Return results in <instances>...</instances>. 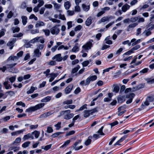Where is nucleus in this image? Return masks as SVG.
I'll return each mask as SVG.
<instances>
[{
  "instance_id": "obj_38",
  "label": "nucleus",
  "mask_w": 154,
  "mask_h": 154,
  "mask_svg": "<svg viewBox=\"0 0 154 154\" xmlns=\"http://www.w3.org/2000/svg\"><path fill=\"white\" fill-rule=\"evenodd\" d=\"M70 140H68L66 141L64 144L60 147V148H62L63 147H66L67 145H68L70 143Z\"/></svg>"
},
{
  "instance_id": "obj_33",
  "label": "nucleus",
  "mask_w": 154,
  "mask_h": 154,
  "mask_svg": "<svg viewBox=\"0 0 154 154\" xmlns=\"http://www.w3.org/2000/svg\"><path fill=\"white\" fill-rule=\"evenodd\" d=\"M32 133L33 135H34L35 137L36 138H37L39 137L40 134V132L37 131H35Z\"/></svg>"
},
{
  "instance_id": "obj_44",
  "label": "nucleus",
  "mask_w": 154,
  "mask_h": 154,
  "mask_svg": "<svg viewBox=\"0 0 154 154\" xmlns=\"http://www.w3.org/2000/svg\"><path fill=\"white\" fill-rule=\"evenodd\" d=\"M145 86L144 84H141L135 87L136 89L138 90L143 88Z\"/></svg>"
},
{
  "instance_id": "obj_51",
  "label": "nucleus",
  "mask_w": 154,
  "mask_h": 154,
  "mask_svg": "<svg viewBox=\"0 0 154 154\" xmlns=\"http://www.w3.org/2000/svg\"><path fill=\"white\" fill-rule=\"evenodd\" d=\"M151 34L152 32L150 31V30H145L143 33V34H145V35L146 36H148L149 35H151Z\"/></svg>"
},
{
  "instance_id": "obj_24",
  "label": "nucleus",
  "mask_w": 154,
  "mask_h": 154,
  "mask_svg": "<svg viewBox=\"0 0 154 154\" xmlns=\"http://www.w3.org/2000/svg\"><path fill=\"white\" fill-rule=\"evenodd\" d=\"M44 25L45 23L41 21H39L37 22L35 24V26L36 27H38Z\"/></svg>"
},
{
  "instance_id": "obj_14",
  "label": "nucleus",
  "mask_w": 154,
  "mask_h": 154,
  "mask_svg": "<svg viewBox=\"0 0 154 154\" xmlns=\"http://www.w3.org/2000/svg\"><path fill=\"white\" fill-rule=\"evenodd\" d=\"M52 114V113L51 112H48L41 115L39 116V118H44L51 115Z\"/></svg>"
},
{
  "instance_id": "obj_20",
  "label": "nucleus",
  "mask_w": 154,
  "mask_h": 154,
  "mask_svg": "<svg viewBox=\"0 0 154 154\" xmlns=\"http://www.w3.org/2000/svg\"><path fill=\"white\" fill-rule=\"evenodd\" d=\"M3 85L6 89H9L11 88V85L8 83V82L7 80L5 81L3 83Z\"/></svg>"
},
{
  "instance_id": "obj_22",
  "label": "nucleus",
  "mask_w": 154,
  "mask_h": 154,
  "mask_svg": "<svg viewBox=\"0 0 154 154\" xmlns=\"http://www.w3.org/2000/svg\"><path fill=\"white\" fill-rule=\"evenodd\" d=\"M130 8V5L127 4H125L122 7V10L123 12H125L128 10Z\"/></svg>"
},
{
  "instance_id": "obj_11",
  "label": "nucleus",
  "mask_w": 154,
  "mask_h": 154,
  "mask_svg": "<svg viewBox=\"0 0 154 154\" xmlns=\"http://www.w3.org/2000/svg\"><path fill=\"white\" fill-rule=\"evenodd\" d=\"M110 19L109 17L108 16H105L103 17L99 20L97 23L99 24H100L102 23H103L106 21H108Z\"/></svg>"
},
{
  "instance_id": "obj_16",
  "label": "nucleus",
  "mask_w": 154,
  "mask_h": 154,
  "mask_svg": "<svg viewBox=\"0 0 154 154\" xmlns=\"http://www.w3.org/2000/svg\"><path fill=\"white\" fill-rule=\"evenodd\" d=\"M141 42L140 39H138L136 40V39L135 38L132 39L131 40V42H132V43L131 44L132 46H134L137 44L140 43Z\"/></svg>"
},
{
  "instance_id": "obj_10",
  "label": "nucleus",
  "mask_w": 154,
  "mask_h": 154,
  "mask_svg": "<svg viewBox=\"0 0 154 154\" xmlns=\"http://www.w3.org/2000/svg\"><path fill=\"white\" fill-rule=\"evenodd\" d=\"M52 60H55L58 62H60L62 60V57H61V54H59L56 55L52 58Z\"/></svg>"
},
{
  "instance_id": "obj_6",
  "label": "nucleus",
  "mask_w": 154,
  "mask_h": 154,
  "mask_svg": "<svg viewBox=\"0 0 154 154\" xmlns=\"http://www.w3.org/2000/svg\"><path fill=\"white\" fill-rule=\"evenodd\" d=\"M97 78V76L95 75L90 76L86 79L85 85H88L91 81H94L96 80Z\"/></svg>"
},
{
  "instance_id": "obj_19",
  "label": "nucleus",
  "mask_w": 154,
  "mask_h": 154,
  "mask_svg": "<svg viewBox=\"0 0 154 154\" xmlns=\"http://www.w3.org/2000/svg\"><path fill=\"white\" fill-rule=\"evenodd\" d=\"M92 23V17L90 16L86 20L85 24L87 26H89Z\"/></svg>"
},
{
  "instance_id": "obj_4",
  "label": "nucleus",
  "mask_w": 154,
  "mask_h": 154,
  "mask_svg": "<svg viewBox=\"0 0 154 154\" xmlns=\"http://www.w3.org/2000/svg\"><path fill=\"white\" fill-rule=\"evenodd\" d=\"M60 25H57L52 27L50 29L51 33L53 35H57L60 32Z\"/></svg>"
},
{
  "instance_id": "obj_56",
  "label": "nucleus",
  "mask_w": 154,
  "mask_h": 154,
  "mask_svg": "<svg viewBox=\"0 0 154 154\" xmlns=\"http://www.w3.org/2000/svg\"><path fill=\"white\" fill-rule=\"evenodd\" d=\"M149 105V102H148V100H147L146 99L145 101H144L143 103L141 105V107L142 108H143L144 106H147Z\"/></svg>"
},
{
  "instance_id": "obj_48",
  "label": "nucleus",
  "mask_w": 154,
  "mask_h": 154,
  "mask_svg": "<svg viewBox=\"0 0 154 154\" xmlns=\"http://www.w3.org/2000/svg\"><path fill=\"white\" fill-rule=\"evenodd\" d=\"M51 144H49L45 146H42L41 148L42 149H44V150L47 151L51 148Z\"/></svg>"
},
{
  "instance_id": "obj_31",
  "label": "nucleus",
  "mask_w": 154,
  "mask_h": 154,
  "mask_svg": "<svg viewBox=\"0 0 154 154\" xmlns=\"http://www.w3.org/2000/svg\"><path fill=\"white\" fill-rule=\"evenodd\" d=\"M14 42L13 41L9 42L7 44V45L9 47V48L10 49H12L14 46Z\"/></svg>"
},
{
  "instance_id": "obj_53",
  "label": "nucleus",
  "mask_w": 154,
  "mask_h": 154,
  "mask_svg": "<svg viewBox=\"0 0 154 154\" xmlns=\"http://www.w3.org/2000/svg\"><path fill=\"white\" fill-rule=\"evenodd\" d=\"M147 83L148 84H152L154 83V78L151 79V78L148 79H146Z\"/></svg>"
},
{
  "instance_id": "obj_62",
  "label": "nucleus",
  "mask_w": 154,
  "mask_h": 154,
  "mask_svg": "<svg viewBox=\"0 0 154 154\" xmlns=\"http://www.w3.org/2000/svg\"><path fill=\"white\" fill-rule=\"evenodd\" d=\"M140 45H137L132 48L131 49L133 52L134 53V51L135 50H137L139 49L140 48Z\"/></svg>"
},
{
  "instance_id": "obj_30",
  "label": "nucleus",
  "mask_w": 154,
  "mask_h": 154,
  "mask_svg": "<svg viewBox=\"0 0 154 154\" xmlns=\"http://www.w3.org/2000/svg\"><path fill=\"white\" fill-rule=\"evenodd\" d=\"M92 137L91 136H89L88 139L85 142V144L87 146L90 144L91 143V139Z\"/></svg>"
},
{
  "instance_id": "obj_21",
  "label": "nucleus",
  "mask_w": 154,
  "mask_h": 154,
  "mask_svg": "<svg viewBox=\"0 0 154 154\" xmlns=\"http://www.w3.org/2000/svg\"><path fill=\"white\" fill-rule=\"evenodd\" d=\"M16 76L15 75L10 77H8L6 78V79L7 80H9L11 83H12L15 81L16 79Z\"/></svg>"
},
{
  "instance_id": "obj_64",
  "label": "nucleus",
  "mask_w": 154,
  "mask_h": 154,
  "mask_svg": "<svg viewBox=\"0 0 154 154\" xmlns=\"http://www.w3.org/2000/svg\"><path fill=\"white\" fill-rule=\"evenodd\" d=\"M138 19V17H131L130 18L131 22L132 23H134Z\"/></svg>"
},
{
  "instance_id": "obj_3",
  "label": "nucleus",
  "mask_w": 154,
  "mask_h": 154,
  "mask_svg": "<svg viewBox=\"0 0 154 154\" xmlns=\"http://www.w3.org/2000/svg\"><path fill=\"white\" fill-rule=\"evenodd\" d=\"M45 105V104L44 103H41L38 104L34 106L30 107L27 109L26 112H29L32 111H35L42 108Z\"/></svg>"
},
{
  "instance_id": "obj_27",
  "label": "nucleus",
  "mask_w": 154,
  "mask_h": 154,
  "mask_svg": "<svg viewBox=\"0 0 154 154\" xmlns=\"http://www.w3.org/2000/svg\"><path fill=\"white\" fill-rule=\"evenodd\" d=\"M80 68V66L79 65H77L73 69H72V71L71 72V73L72 74H74L77 72L78 70Z\"/></svg>"
},
{
  "instance_id": "obj_35",
  "label": "nucleus",
  "mask_w": 154,
  "mask_h": 154,
  "mask_svg": "<svg viewBox=\"0 0 154 154\" xmlns=\"http://www.w3.org/2000/svg\"><path fill=\"white\" fill-rule=\"evenodd\" d=\"M78 43H76L73 48L72 49V51L73 52H76L79 51V48L78 46Z\"/></svg>"
},
{
  "instance_id": "obj_13",
  "label": "nucleus",
  "mask_w": 154,
  "mask_h": 154,
  "mask_svg": "<svg viewBox=\"0 0 154 154\" xmlns=\"http://www.w3.org/2000/svg\"><path fill=\"white\" fill-rule=\"evenodd\" d=\"M50 78L49 79V82H52L55 79V77L58 75V74L57 73H51L50 74Z\"/></svg>"
},
{
  "instance_id": "obj_57",
  "label": "nucleus",
  "mask_w": 154,
  "mask_h": 154,
  "mask_svg": "<svg viewBox=\"0 0 154 154\" xmlns=\"http://www.w3.org/2000/svg\"><path fill=\"white\" fill-rule=\"evenodd\" d=\"M20 30V28L19 27H14L12 28V30L14 33L18 32Z\"/></svg>"
},
{
  "instance_id": "obj_42",
  "label": "nucleus",
  "mask_w": 154,
  "mask_h": 154,
  "mask_svg": "<svg viewBox=\"0 0 154 154\" xmlns=\"http://www.w3.org/2000/svg\"><path fill=\"white\" fill-rule=\"evenodd\" d=\"M42 31L45 33V35L47 36H48L50 35V31L48 29H43Z\"/></svg>"
},
{
  "instance_id": "obj_28",
  "label": "nucleus",
  "mask_w": 154,
  "mask_h": 154,
  "mask_svg": "<svg viewBox=\"0 0 154 154\" xmlns=\"http://www.w3.org/2000/svg\"><path fill=\"white\" fill-rule=\"evenodd\" d=\"M37 89V88L36 87H34L33 86H32L30 89L27 92V93L28 94H31L33 93L34 91L36 90Z\"/></svg>"
},
{
  "instance_id": "obj_54",
  "label": "nucleus",
  "mask_w": 154,
  "mask_h": 154,
  "mask_svg": "<svg viewBox=\"0 0 154 154\" xmlns=\"http://www.w3.org/2000/svg\"><path fill=\"white\" fill-rule=\"evenodd\" d=\"M109 37H108L106 38L105 39V41H106L105 43L109 45L112 44V41L111 40H109Z\"/></svg>"
},
{
  "instance_id": "obj_63",
  "label": "nucleus",
  "mask_w": 154,
  "mask_h": 154,
  "mask_svg": "<svg viewBox=\"0 0 154 154\" xmlns=\"http://www.w3.org/2000/svg\"><path fill=\"white\" fill-rule=\"evenodd\" d=\"M82 28V26L80 25L77 26L75 28L74 31H78L80 30Z\"/></svg>"
},
{
  "instance_id": "obj_2",
  "label": "nucleus",
  "mask_w": 154,
  "mask_h": 154,
  "mask_svg": "<svg viewBox=\"0 0 154 154\" xmlns=\"http://www.w3.org/2000/svg\"><path fill=\"white\" fill-rule=\"evenodd\" d=\"M93 42L92 40H90L82 46V50L81 51L82 53L85 52H88V50L90 49L92 47V43Z\"/></svg>"
},
{
  "instance_id": "obj_59",
  "label": "nucleus",
  "mask_w": 154,
  "mask_h": 154,
  "mask_svg": "<svg viewBox=\"0 0 154 154\" xmlns=\"http://www.w3.org/2000/svg\"><path fill=\"white\" fill-rule=\"evenodd\" d=\"M148 30H152L154 29V24H151L149 23L148 26Z\"/></svg>"
},
{
  "instance_id": "obj_58",
  "label": "nucleus",
  "mask_w": 154,
  "mask_h": 154,
  "mask_svg": "<svg viewBox=\"0 0 154 154\" xmlns=\"http://www.w3.org/2000/svg\"><path fill=\"white\" fill-rule=\"evenodd\" d=\"M134 52L132 51L131 49L130 50L128 51H127V52L125 53L123 55V57H125V55H130L131 54L133 53Z\"/></svg>"
},
{
  "instance_id": "obj_61",
  "label": "nucleus",
  "mask_w": 154,
  "mask_h": 154,
  "mask_svg": "<svg viewBox=\"0 0 154 154\" xmlns=\"http://www.w3.org/2000/svg\"><path fill=\"white\" fill-rule=\"evenodd\" d=\"M38 2L39 3L37 5L38 7H40L44 4V2L43 0H38Z\"/></svg>"
},
{
  "instance_id": "obj_1",
  "label": "nucleus",
  "mask_w": 154,
  "mask_h": 154,
  "mask_svg": "<svg viewBox=\"0 0 154 154\" xmlns=\"http://www.w3.org/2000/svg\"><path fill=\"white\" fill-rule=\"evenodd\" d=\"M70 112L71 111L70 110L62 111L60 112V115L59 116H63V118L64 119L69 120L72 118L74 116L73 113H70Z\"/></svg>"
},
{
  "instance_id": "obj_45",
  "label": "nucleus",
  "mask_w": 154,
  "mask_h": 154,
  "mask_svg": "<svg viewBox=\"0 0 154 154\" xmlns=\"http://www.w3.org/2000/svg\"><path fill=\"white\" fill-rule=\"evenodd\" d=\"M61 122H58L57 124L54 125V126L56 128V129L57 130H59L61 128Z\"/></svg>"
},
{
  "instance_id": "obj_46",
  "label": "nucleus",
  "mask_w": 154,
  "mask_h": 154,
  "mask_svg": "<svg viewBox=\"0 0 154 154\" xmlns=\"http://www.w3.org/2000/svg\"><path fill=\"white\" fill-rule=\"evenodd\" d=\"M39 37H36L31 40L30 42L31 43H34L36 42H38Z\"/></svg>"
},
{
  "instance_id": "obj_52",
  "label": "nucleus",
  "mask_w": 154,
  "mask_h": 154,
  "mask_svg": "<svg viewBox=\"0 0 154 154\" xmlns=\"http://www.w3.org/2000/svg\"><path fill=\"white\" fill-rule=\"evenodd\" d=\"M44 47V45L42 44H39L37 45L36 49L38 50H42Z\"/></svg>"
},
{
  "instance_id": "obj_49",
  "label": "nucleus",
  "mask_w": 154,
  "mask_h": 154,
  "mask_svg": "<svg viewBox=\"0 0 154 154\" xmlns=\"http://www.w3.org/2000/svg\"><path fill=\"white\" fill-rule=\"evenodd\" d=\"M141 63V61H139L137 62L136 63H135L133 65H131L129 67L131 68H134L135 67V66L139 65Z\"/></svg>"
},
{
  "instance_id": "obj_55",
  "label": "nucleus",
  "mask_w": 154,
  "mask_h": 154,
  "mask_svg": "<svg viewBox=\"0 0 154 154\" xmlns=\"http://www.w3.org/2000/svg\"><path fill=\"white\" fill-rule=\"evenodd\" d=\"M115 67V66H113L111 67H110L108 68L104 69L103 70V73H104L105 72H108L110 70L113 69Z\"/></svg>"
},
{
  "instance_id": "obj_29",
  "label": "nucleus",
  "mask_w": 154,
  "mask_h": 154,
  "mask_svg": "<svg viewBox=\"0 0 154 154\" xmlns=\"http://www.w3.org/2000/svg\"><path fill=\"white\" fill-rule=\"evenodd\" d=\"M51 99V97L50 96H47L45 98L42 99L41 100V102H46L50 101Z\"/></svg>"
},
{
  "instance_id": "obj_17",
  "label": "nucleus",
  "mask_w": 154,
  "mask_h": 154,
  "mask_svg": "<svg viewBox=\"0 0 154 154\" xmlns=\"http://www.w3.org/2000/svg\"><path fill=\"white\" fill-rule=\"evenodd\" d=\"M137 23H133L130 24L127 28V31L129 32L131 30V29L134 28L137 25Z\"/></svg>"
},
{
  "instance_id": "obj_18",
  "label": "nucleus",
  "mask_w": 154,
  "mask_h": 154,
  "mask_svg": "<svg viewBox=\"0 0 154 154\" xmlns=\"http://www.w3.org/2000/svg\"><path fill=\"white\" fill-rule=\"evenodd\" d=\"M16 145H13V144H11V146L10 147V149L11 150H13L14 151V152H17L20 149V147L18 146H15Z\"/></svg>"
},
{
  "instance_id": "obj_8",
  "label": "nucleus",
  "mask_w": 154,
  "mask_h": 154,
  "mask_svg": "<svg viewBox=\"0 0 154 154\" xmlns=\"http://www.w3.org/2000/svg\"><path fill=\"white\" fill-rule=\"evenodd\" d=\"M73 85L72 84H70L67 87H66L64 91L65 93L66 94H69L72 91L73 88Z\"/></svg>"
},
{
  "instance_id": "obj_25",
  "label": "nucleus",
  "mask_w": 154,
  "mask_h": 154,
  "mask_svg": "<svg viewBox=\"0 0 154 154\" xmlns=\"http://www.w3.org/2000/svg\"><path fill=\"white\" fill-rule=\"evenodd\" d=\"M23 41L25 43L24 45V46L26 48L30 47L32 46V45L30 44V42H28V40H24Z\"/></svg>"
},
{
  "instance_id": "obj_12",
  "label": "nucleus",
  "mask_w": 154,
  "mask_h": 154,
  "mask_svg": "<svg viewBox=\"0 0 154 154\" xmlns=\"http://www.w3.org/2000/svg\"><path fill=\"white\" fill-rule=\"evenodd\" d=\"M16 63H15L13 64H7L6 66L7 67V69H8L9 71L10 72L13 73L15 72L13 71L11 69L16 65Z\"/></svg>"
},
{
  "instance_id": "obj_32",
  "label": "nucleus",
  "mask_w": 154,
  "mask_h": 154,
  "mask_svg": "<svg viewBox=\"0 0 154 154\" xmlns=\"http://www.w3.org/2000/svg\"><path fill=\"white\" fill-rule=\"evenodd\" d=\"M118 101L119 103H122L125 101V97L124 96H121L119 97L118 98Z\"/></svg>"
},
{
  "instance_id": "obj_50",
  "label": "nucleus",
  "mask_w": 154,
  "mask_h": 154,
  "mask_svg": "<svg viewBox=\"0 0 154 154\" xmlns=\"http://www.w3.org/2000/svg\"><path fill=\"white\" fill-rule=\"evenodd\" d=\"M30 143V142L29 141H27L23 143L22 145V147L23 148H25L28 146L29 145Z\"/></svg>"
},
{
  "instance_id": "obj_39",
  "label": "nucleus",
  "mask_w": 154,
  "mask_h": 154,
  "mask_svg": "<svg viewBox=\"0 0 154 154\" xmlns=\"http://www.w3.org/2000/svg\"><path fill=\"white\" fill-rule=\"evenodd\" d=\"M64 6L66 9L67 10L71 6V4L69 2L67 1L64 3Z\"/></svg>"
},
{
  "instance_id": "obj_15",
  "label": "nucleus",
  "mask_w": 154,
  "mask_h": 154,
  "mask_svg": "<svg viewBox=\"0 0 154 154\" xmlns=\"http://www.w3.org/2000/svg\"><path fill=\"white\" fill-rule=\"evenodd\" d=\"M41 55V53L38 49H35L34 51L33 56L35 57H39Z\"/></svg>"
},
{
  "instance_id": "obj_41",
  "label": "nucleus",
  "mask_w": 154,
  "mask_h": 154,
  "mask_svg": "<svg viewBox=\"0 0 154 154\" xmlns=\"http://www.w3.org/2000/svg\"><path fill=\"white\" fill-rule=\"evenodd\" d=\"M147 100H148L149 102H152L154 100V96L147 97L146 98Z\"/></svg>"
},
{
  "instance_id": "obj_7",
  "label": "nucleus",
  "mask_w": 154,
  "mask_h": 154,
  "mask_svg": "<svg viewBox=\"0 0 154 154\" xmlns=\"http://www.w3.org/2000/svg\"><path fill=\"white\" fill-rule=\"evenodd\" d=\"M81 142V140H79L77 141L72 146V147L75 150H78L82 148V146H81L79 147H76L78 144H80Z\"/></svg>"
},
{
  "instance_id": "obj_34",
  "label": "nucleus",
  "mask_w": 154,
  "mask_h": 154,
  "mask_svg": "<svg viewBox=\"0 0 154 154\" xmlns=\"http://www.w3.org/2000/svg\"><path fill=\"white\" fill-rule=\"evenodd\" d=\"M52 4H53L54 5V8L56 10H58L60 7V5L57 3L54 2H53Z\"/></svg>"
},
{
  "instance_id": "obj_47",
  "label": "nucleus",
  "mask_w": 154,
  "mask_h": 154,
  "mask_svg": "<svg viewBox=\"0 0 154 154\" xmlns=\"http://www.w3.org/2000/svg\"><path fill=\"white\" fill-rule=\"evenodd\" d=\"M90 113L89 110H85L84 111V116L85 117L87 118L89 116Z\"/></svg>"
},
{
  "instance_id": "obj_60",
  "label": "nucleus",
  "mask_w": 154,
  "mask_h": 154,
  "mask_svg": "<svg viewBox=\"0 0 154 154\" xmlns=\"http://www.w3.org/2000/svg\"><path fill=\"white\" fill-rule=\"evenodd\" d=\"M131 43H132V42H131V41L130 42L129 40H127L123 42H122V44L123 45L128 44V46H130L131 45Z\"/></svg>"
},
{
  "instance_id": "obj_23",
  "label": "nucleus",
  "mask_w": 154,
  "mask_h": 154,
  "mask_svg": "<svg viewBox=\"0 0 154 154\" xmlns=\"http://www.w3.org/2000/svg\"><path fill=\"white\" fill-rule=\"evenodd\" d=\"M18 57H17L16 56H12L10 57L7 59V61L10 60L16 61L18 60Z\"/></svg>"
},
{
  "instance_id": "obj_36",
  "label": "nucleus",
  "mask_w": 154,
  "mask_h": 154,
  "mask_svg": "<svg viewBox=\"0 0 154 154\" xmlns=\"http://www.w3.org/2000/svg\"><path fill=\"white\" fill-rule=\"evenodd\" d=\"M82 8L84 11H88L90 9V6L89 5H86L85 4H82Z\"/></svg>"
},
{
  "instance_id": "obj_9",
  "label": "nucleus",
  "mask_w": 154,
  "mask_h": 154,
  "mask_svg": "<svg viewBox=\"0 0 154 154\" xmlns=\"http://www.w3.org/2000/svg\"><path fill=\"white\" fill-rule=\"evenodd\" d=\"M34 138L33 135H32V133H29L25 135L23 138V139L24 140H26L28 139H31L32 140L34 139Z\"/></svg>"
},
{
  "instance_id": "obj_5",
  "label": "nucleus",
  "mask_w": 154,
  "mask_h": 154,
  "mask_svg": "<svg viewBox=\"0 0 154 154\" xmlns=\"http://www.w3.org/2000/svg\"><path fill=\"white\" fill-rule=\"evenodd\" d=\"M135 96V94L134 93H131L127 94L126 96V97L128 98V99L127 100L126 103L127 104L131 103L132 102L133 99Z\"/></svg>"
},
{
  "instance_id": "obj_43",
  "label": "nucleus",
  "mask_w": 154,
  "mask_h": 154,
  "mask_svg": "<svg viewBox=\"0 0 154 154\" xmlns=\"http://www.w3.org/2000/svg\"><path fill=\"white\" fill-rule=\"evenodd\" d=\"M119 89V86L117 85H116L114 86L113 89V91L116 93L118 92Z\"/></svg>"
},
{
  "instance_id": "obj_40",
  "label": "nucleus",
  "mask_w": 154,
  "mask_h": 154,
  "mask_svg": "<svg viewBox=\"0 0 154 154\" xmlns=\"http://www.w3.org/2000/svg\"><path fill=\"white\" fill-rule=\"evenodd\" d=\"M72 100H67L64 101L63 103V105H69L71 104L72 103Z\"/></svg>"
},
{
  "instance_id": "obj_37",
  "label": "nucleus",
  "mask_w": 154,
  "mask_h": 154,
  "mask_svg": "<svg viewBox=\"0 0 154 154\" xmlns=\"http://www.w3.org/2000/svg\"><path fill=\"white\" fill-rule=\"evenodd\" d=\"M21 140V139L20 137H17L16 138L14 142L12 143L13 145H16L17 144L19 143Z\"/></svg>"
},
{
  "instance_id": "obj_26",
  "label": "nucleus",
  "mask_w": 154,
  "mask_h": 154,
  "mask_svg": "<svg viewBox=\"0 0 154 154\" xmlns=\"http://www.w3.org/2000/svg\"><path fill=\"white\" fill-rule=\"evenodd\" d=\"M21 19L23 25H25L27 22V17L26 16H23L21 17Z\"/></svg>"
}]
</instances>
